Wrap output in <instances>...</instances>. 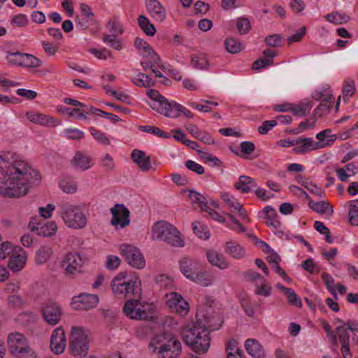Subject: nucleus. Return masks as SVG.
Segmentation results:
<instances>
[{"mask_svg": "<svg viewBox=\"0 0 358 358\" xmlns=\"http://www.w3.org/2000/svg\"><path fill=\"white\" fill-rule=\"evenodd\" d=\"M147 95L151 99L149 106L157 113L169 118H177L180 114L192 118V113L183 106L175 102L169 101L158 91L151 89L148 90Z\"/></svg>", "mask_w": 358, "mask_h": 358, "instance_id": "nucleus-4", "label": "nucleus"}, {"mask_svg": "<svg viewBox=\"0 0 358 358\" xmlns=\"http://www.w3.org/2000/svg\"><path fill=\"white\" fill-rule=\"evenodd\" d=\"M131 81L136 86L143 87H148L154 85L149 76L143 73H138L136 77L131 78Z\"/></svg>", "mask_w": 358, "mask_h": 358, "instance_id": "nucleus-49", "label": "nucleus"}, {"mask_svg": "<svg viewBox=\"0 0 358 358\" xmlns=\"http://www.w3.org/2000/svg\"><path fill=\"white\" fill-rule=\"evenodd\" d=\"M240 152H235L238 156L246 159H251L249 155L255 151V144L251 141H243L240 145Z\"/></svg>", "mask_w": 358, "mask_h": 358, "instance_id": "nucleus-45", "label": "nucleus"}, {"mask_svg": "<svg viewBox=\"0 0 358 358\" xmlns=\"http://www.w3.org/2000/svg\"><path fill=\"white\" fill-rule=\"evenodd\" d=\"M132 160L138 165L143 171H148L150 169V157L139 150H134L131 155Z\"/></svg>", "mask_w": 358, "mask_h": 358, "instance_id": "nucleus-27", "label": "nucleus"}, {"mask_svg": "<svg viewBox=\"0 0 358 358\" xmlns=\"http://www.w3.org/2000/svg\"><path fill=\"white\" fill-rule=\"evenodd\" d=\"M71 164L76 169L86 171L93 166V161L90 156L78 152L71 159Z\"/></svg>", "mask_w": 358, "mask_h": 358, "instance_id": "nucleus-26", "label": "nucleus"}, {"mask_svg": "<svg viewBox=\"0 0 358 358\" xmlns=\"http://www.w3.org/2000/svg\"><path fill=\"white\" fill-rule=\"evenodd\" d=\"M26 117L32 123L42 126L56 127L59 124V122L52 117L40 113L28 112Z\"/></svg>", "mask_w": 358, "mask_h": 358, "instance_id": "nucleus-24", "label": "nucleus"}, {"mask_svg": "<svg viewBox=\"0 0 358 358\" xmlns=\"http://www.w3.org/2000/svg\"><path fill=\"white\" fill-rule=\"evenodd\" d=\"M143 57H145V60L141 62V66L145 71L152 69L155 66H159L160 57L156 54L154 50H152V53L148 52L144 55Z\"/></svg>", "mask_w": 358, "mask_h": 358, "instance_id": "nucleus-40", "label": "nucleus"}, {"mask_svg": "<svg viewBox=\"0 0 358 358\" xmlns=\"http://www.w3.org/2000/svg\"><path fill=\"white\" fill-rule=\"evenodd\" d=\"M263 58H259L253 63V69L259 70L273 64L275 52L270 49H267L263 52Z\"/></svg>", "mask_w": 358, "mask_h": 358, "instance_id": "nucleus-30", "label": "nucleus"}, {"mask_svg": "<svg viewBox=\"0 0 358 358\" xmlns=\"http://www.w3.org/2000/svg\"><path fill=\"white\" fill-rule=\"evenodd\" d=\"M285 295L287 296V300L291 305L299 308L302 306V302L300 297L292 289H287Z\"/></svg>", "mask_w": 358, "mask_h": 358, "instance_id": "nucleus-62", "label": "nucleus"}, {"mask_svg": "<svg viewBox=\"0 0 358 358\" xmlns=\"http://www.w3.org/2000/svg\"><path fill=\"white\" fill-rule=\"evenodd\" d=\"M244 278L249 282L253 283H258L262 281L264 278L259 273L253 270H248L243 273Z\"/></svg>", "mask_w": 358, "mask_h": 358, "instance_id": "nucleus-60", "label": "nucleus"}, {"mask_svg": "<svg viewBox=\"0 0 358 358\" xmlns=\"http://www.w3.org/2000/svg\"><path fill=\"white\" fill-rule=\"evenodd\" d=\"M313 108V103L310 101L304 100L298 104L292 103V113L294 115L303 117L309 113Z\"/></svg>", "mask_w": 358, "mask_h": 358, "instance_id": "nucleus-34", "label": "nucleus"}, {"mask_svg": "<svg viewBox=\"0 0 358 358\" xmlns=\"http://www.w3.org/2000/svg\"><path fill=\"white\" fill-rule=\"evenodd\" d=\"M182 273L189 280L195 275L199 268V263L190 257H184L179 261Z\"/></svg>", "mask_w": 358, "mask_h": 358, "instance_id": "nucleus-23", "label": "nucleus"}, {"mask_svg": "<svg viewBox=\"0 0 358 358\" xmlns=\"http://www.w3.org/2000/svg\"><path fill=\"white\" fill-rule=\"evenodd\" d=\"M120 251L125 261L132 267L142 269L145 266V260L141 250L136 246L129 244H122Z\"/></svg>", "mask_w": 358, "mask_h": 358, "instance_id": "nucleus-8", "label": "nucleus"}, {"mask_svg": "<svg viewBox=\"0 0 358 358\" xmlns=\"http://www.w3.org/2000/svg\"><path fill=\"white\" fill-rule=\"evenodd\" d=\"M84 260L78 252H69L61 262V266L67 275L80 273Z\"/></svg>", "mask_w": 358, "mask_h": 358, "instance_id": "nucleus-10", "label": "nucleus"}, {"mask_svg": "<svg viewBox=\"0 0 358 358\" xmlns=\"http://www.w3.org/2000/svg\"><path fill=\"white\" fill-rule=\"evenodd\" d=\"M58 111L62 113H66L69 117H76L77 119L86 120L87 115L91 114L90 110H85L81 108H73L71 109L66 107L58 108Z\"/></svg>", "mask_w": 358, "mask_h": 358, "instance_id": "nucleus-41", "label": "nucleus"}, {"mask_svg": "<svg viewBox=\"0 0 358 358\" xmlns=\"http://www.w3.org/2000/svg\"><path fill=\"white\" fill-rule=\"evenodd\" d=\"M99 301L97 295L85 293L73 298L72 306L75 309L89 310L96 307Z\"/></svg>", "mask_w": 358, "mask_h": 358, "instance_id": "nucleus-17", "label": "nucleus"}, {"mask_svg": "<svg viewBox=\"0 0 358 358\" xmlns=\"http://www.w3.org/2000/svg\"><path fill=\"white\" fill-rule=\"evenodd\" d=\"M64 135L68 139L80 140L84 138V132L78 129H66L64 131Z\"/></svg>", "mask_w": 358, "mask_h": 358, "instance_id": "nucleus-63", "label": "nucleus"}, {"mask_svg": "<svg viewBox=\"0 0 358 358\" xmlns=\"http://www.w3.org/2000/svg\"><path fill=\"white\" fill-rule=\"evenodd\" d=\"M358 199L348 202L349 205V221L352 225H358Z\"/></svg>", "mask_w": 358, "mask_h": 358, "instance_id": "nucleus-47", "label": "nucleus"}, {"mask_svg": "<svg viewBox=\"0 0 358 358\" xmlns=\"http://www.w3.org/2000/svg\"><path fill=\"white\" fill-rule=\"evenodd\" d=\"M308 206L313 211L319 214L331 216L334 213L333 206L328 201H320L315 202L313 199H310Z\"/></svg>", "mask_w": 358, "mask_h": 358, "instance_id": "nucleus-29", "label": "nucleus"}, {"mask_svg": "<svg viewBox=\"0 0 358 358\" xmlns=\"http://www.w3.org/2000/svg\"><path fill=\"white\" fill-rule=\"evenodd\" d=\"M188 196L191 202L194 204H196L201 210L208 211L209 206L208 202L206 198L199 192L189 190Z\"/></svg>", "mask_w": 358, "mask_h": 358, "instance_id": "nucleus-38", "label": "nucleus"}, {"mask_svg": "<svg viewBox=\"0 0 358 358\" xmlns=\"http://www.w3.org/2000/svg\"><path fill=\"white\" fill-rule=\"evenodd\" d=\"M66 340L64 330L62 327L55 329L50 338L51 350L56 355L63 353L66 349Z\"/></svg>", "mask_w": 358, "mask_h": 358, "instance_id": "nucleus-16", "label": "nucleus"}, {"mask_svg": "<svg viewBox=\"0 0 358 358\" xmlns=\"http://www.w3.org/2000/svg\"><path fill=\"white\" fill-rule=\"evenodd\" d=\"M113 293L120 299H127L123 310L125 315L132 320H146L148 313L139 307L141 298V281L140 278L133 274L120 273L110 283Z\"/></svg>", "mask_w": 358, "mask_h": 358, "instance_id": "nucleus-2", "label": "nucleus"}, {"mask_svg": "<svg viewBox=\"0 0 358 358\" xmlns=\"http://www.w3.org/2000/svg\"><path fill=\"white\" fill-rule=\"evenodd\" d=\"M217 329L208 322L203 326L198 322L183 331L184 341L196 354H205L210 345V333Z\"/></svg>", "mask_w": 358, "mask_h": 358, "instance_id": "nucleus-3", "label": "nucleus"}, {"mask_svg": "<svg viewBox=\"0 0 358 358\" xmlns=\"http://www.w3.org/2000/svg\"><path fill=\"white\" fill-rule=\"evenodd\" d=\"M182 351V345L179 340L170 336L164 348L159 352V357L163 358H178Z\"/></svg>", "mask_w": 358, "mask_h": 358, "instance_id": "nucleus-15", "label": "nucleus"}, {"mask_svg": "<svg viewBox=\"0 0 358 358\" xmlns=\"http://www.w3.org/2000/svg\"><path fill=\"white\" fill-rule=\"evenodd\" d=\"M167 303L169 307L181 316H185L189 310L188 303L177 292L166 294Z\"/></svg>", "mask_w": 358, "mask_h": 358, "instance_id": "nucleus-14", "label": "nucleus"}, {"mask_svg": "<svg viewBox=\"0 0 358 358\" xmlns=\"http://www.w3.org/2000/svg\"><path fill=\"white\" fill-rule=\"evenodd\" d=\"M106 27L110 32V34H103V41L115 50H120L122 48V45L117 39V36L122 32L121 26L115 20H110L107 24Z\"/></svg>", "mask_w": 358, "mask_h": 358, "instance_id": "nucleus-11", "label": "nucleus"}, {"mask_svg": "<svg viewBox=\"0 0 358 358\" xmlns=\"http://www.w3.org/2000/svg\"><path fill=\"white\" fill-rule=\"evenodd\" d=\"M138 24L147 35L152 36L155 34L156 29L147 17L140 15L138 17Z\"/></svg>", "mask_w": 358, "mask_h": 358, "instance_id": "nucleus-43", "label": "nucleus"}, {"mask_svg": "<svg viewBox=\"0 0 358 358\" xmlns=\"http://www.w3.org/2000/svg\"><path fill=\"white\" fill-rule=\"evenodd\" d=\"M89 110L91 114H94L101 117H105L107 119L110 120L113 123L121 121V119L117 115L103 111L93 106H90L89 108Z\"/></svg>", "mask_w": 358, "mask_h": 358, "instance_id": "nucleus-51", "label": "nucleus"}, {"mask_svg": "<svg viewBox=\"0 0 358 358\" xmlns=\"http://www.w3.org/2000/svg\"><path fill=\"white\" fill-rule=\"evenodd\" d=\"M139 129L142 131L152 134L155 136L164 138H169L171 137V135L166 132L163 131L159 128L154 126H150V125H145V126H140Z\"/></svg>", "mask_w": 358, "mask_h": 358, "instance_id": "nucleus-50", "label": "nucleus"}, {"mask_svg": "<svg viewBox=\"0 0 358 358\" xmlns=\"http://www.w3.org/2000/svg\"><path fill=\"white\" fill-rule=\"evenodd\" d=\"M19 64L28 68H36L41 65V61L32 55L22 53L19 55Z\"/></svg>", "mask_w": 358, "mask_h": 358, "instance_id": "nucleus-37", "label": "nucleus"}, {"mask_svg": "<svg viewBox=\"0 0 358 358\" xmlns=\"http://www.w3.org/2000/svg\"><path fill=\"white\" fill-rule=\"evenodd\" d=\"M135 47L141 51V53L144 55L148 52H152V48L150 46V45L141 38H136L134 41Z\"/></svg>", "mask_w": 358, "mask_h": 358, "instance_id": "nucleus-61", "label": "nucleus"}, {"mask_svg": "<svg viewBox=\"0 0 358 358\" xmlns=\"http://www.w3.org/2000/svg\"><path fill=\"white\" fill-rule=\"evenodd\" d=\"M249 185L254 187L257 186L254 179L247 176H241L238 181L235 183V187L243 193H248L251 191Z\"/></svg>", "mask_w": 358, "mask_h": 358, "instance_id": "nucleus-39", "label": "nucleus"}, {"mask_svg": "<svg viewBox=\"0 0 358 358\" xmlns=\"http://www.w3.org/2000/svg\"><path fill=\"white\" fill-rule=\"evenodd\" d=\"M170 335L168 334H159L154 336L149 344L150 348L152 350L153 352L158 354L159 356V352L162 348H164V345L166 344Z\"/></svg>", "mask_w": 358, "mask_h": 358, "instance_id": "nucleus-36", "label": "nucleus"}, {"mask_svg": "<svg viewBox=\"0 0 358 358\" xmlns=\"http://www.w3.org/2000/svg\"><path fill=\"white\" fill-rule=\"evenodd\" d=\"M59 187L65 193L73 194L76 192L78 185L73 180L66 179L59 182Z\"/></svg>", "mask_w": 358, "mask_h": 358, "instance_id": "nucleus-53", "label": "nucleus"}, {"mask_svg": "<svg viewBox=\"0 0 358 358\" xmlns=\"http://www.w3.org/2000/svg\"><path fill=\"white\" fill-rule=\"evenodd\" d=\"M326 19L335 24L346 23L350 20V17L345 13L334 12L326 15Z\"/></svg>", "mask_w": 358, "mask_h": 358, "instance_id": "nucleus-48", "label": "nucleus"}, {"mask_svg": "<svg viewBox=\"0 0 358 358\" xmlns=\"http://www.w3.org/2000/svg\"><path fill=\"white\" fill-rule=\"evenodd\" d=\"M0 194L19 197L27 194L33 180L40 175L20 157L6 152L0 156Z\"/></svg>", "mask_w": 358, "mask_h": 358, "instance_id": "nucleus-1", "label": "nucleus"}, {"mask_svg": "<svg viewBox=\"0 0 358 358\" xmlns=\"http://www.w3.org/2000/svg\"><path fill=\"white\" fill-rule=\"evenodd\" d=\"M53 251L48 245H42L36 253L35 261L36 264L41 265L46 263L52 255Z\"/></svg>", "mask_w": 358, "mask_h": 358, "instance_id": "nucleus-35", "label": "nucleus"}, {"mask_svg": "<svg viewBox=\"0 0 358 358\" xmlns=\"http://www.w3.org/2000/svg\"><path fill=\"white\" fill-rule=\"evenodd\" d=\"M263 213L264 215V217L266 220V224L272 227L275 230H278L281 227V223L280 221L276 220L277 213L274 208L271 207L270 206H267L263 209Z\"/></svg>", "mask_w": 358, "mask_h": 358, "instance_id": "nucleus-31", "label": "nucleus"}, {"mask_svg": "<svg viewBox=\"0 0 358 358\" xmlns=\"http://www.w3.org/2000/svg\"><path fill=\"white\" fill-rule=\"evenodd\" d=\"M220 197L231 212H234V210L237 208V206L240 204L234 196L227 192L222 193Z\"/></svg>", "mask_w": 358, "mask_h": 358, "instance_id": "nucleus-55", "label": "nucleus"}, {"mask_svg": "<svg viewBox=\"0 0 358 358\" xmlns=\"http://www.w3.org/2000/svg\"><path fill=\"white\" fill-rule=\"evenodd\" d=\"M206 257L208 262L213 266L217 267L221 270L229 267V264L226 257L221 253L214 250H210L206 252Z\"/></svg>", "mask_w": 358, "mask_h": 358, "instance_id": "nucleus-25", "label": "nucleus"}, {"mask_svg": "<svg viewBox=\"0 0 358 358\" xmlns=\"http://www.w3.org/2000/svg\"><path fill=\"white\" fill-rule=\"evenodd\" d=\"M69 349L71 354L78 358H82L88 353V335L83 327H73L71 328L69 338Z\"/></svg>", "mask_w": 358, "mask_h": 358, "instance_id": "nucleus-7", "label": "nucleus"}, {"mask_svg": "<svg viewBox=\"0 0 358 358\" xmlns=\"http://www.w3.org/2000/svg\"><path fill=\"white\" fill-rule=\"evenodd\" d=\"M336 339L340 341L341 343V351L344 358H350L352 356L350 350V331L348 327L343 324L337 327L335 331Z\"/></svg>", "mask_w": 358, "mask_h": 358, "instance_id": "nucleus-19", "label": "nucleus"}, {"mask_svg": "<svg viewBox=\"0 0 358 358\" xmlns=\"http://www.w3.org/2000/svg\"><path fill=\"white\" fill-rule=\"evenodd\" d=\"M152 236L171 246H184V241L181 238L180 231L176 227L166 221H160L155 224L152 228Z\"/></svg>", "mask_w": 358, "mask_h": 358, "instance_id": "nucleus-6", "label": "nucleus"}, {"mask_svg": "<svg viewBox=\"0 0 358 358\" xmlns=\"http://www.w3.org/2000/svg\"><path fill=\"white\" fill-rule=\"evenodd\" d=\"M236 27L241 34H247L251 29L250 22L245 17L238 18L236 22Z\"/></svg>", "mask_w": 358, "mask_h": 358, "instance_id": "nucleus-59", "label": "nucleus"}, {"mask_svg": "<svg viewBox=\"0 0 358 358\" xmlns=\"http://www.w3.org/2000/svg\"><path fill=\"white\" fill-rule=\"evenodd\" d=\"M42 316L48 324L55 326L61 320L62 311L61 307L56 303L49 301L41 308Z\"/></svg>", "mask_w": 358, "mask_h": 358, "instance_id": "nucleus-12", "label": "nucleus"}, {"mask_svg": "<svg viewBox=\"0 0 358 358\" xmlns=\"http://www.w3.org/2000/svg\"><path fill=\"white\" fill-rule=\"evenodd\" d=\"M255 292L256 294L263 296H269L271 295L272 287L265 278L259 283H255Z\"/></svg>", "mask_w": 358, "mask_h": 358, "instance_id": "nucleus-46", "label": "nucleus"}, {"mask_svg": "<svg viewBox=\"0 0 358 358\" xmlns=\"http://www.w3.org/2000/svg\"><path fill=\"white\" fill-rule=\"evenodd\" d=\"M8 345L12 355L15 356L20 351L28 346L25 336L18 332L11 333L8 336Z\"/></svg>", "mask_w": 358, "mask_h": 358, "instance_id": "nucleus-20", "label": "nucleus"}, {"mask_svg": "<svg viewBox=\"0 0 358 358\" xmlns=\"http://www.w3.org/2000/svg\"><path fill=\"white\" fill-rule=\"evenodd\" d=\"M337 136L332 134L327 137L325 143L314 141L311 138H299L296 140L298 144L294 148V151L296 154H304L317 149L331 146L336 141Z\"/></svg>", "mask_w": 358, "mask_h": 358, "instance_id": "nucleus-9", "label": "nucleus"}, {"mask_svg": "<svg viewBox=\"0 0 358 358\" xmlns=\"http://www.w3.org/2000/svg\"><path fill=\"white\" fill-rule=\"evenodd\" d=\"M334 97H332L331 99L322 100L321 103L315 110V113L318 115L319 116H321L324 113H329L332 107V104L334 103Z\"/></svg>", "mask_w": 358, "mask_h": 358, "instance_id": "nucleus-54", "label": "nucleus"}, {"mask_svg": "<svg viewBox=\"0 0 358 358\" xmlns=\"http://www.w3.org/2000/svg\"><path fill=\"white\" fill-rule=\"evenodd\" d=\"M99 165L106 172H110L113 171L115 168L113 159L108 153L105 154L101 158Z\"/></svg>", "mask_w": 358, "mask_h": 358, "instance_id": "nucleus-57", "label": "nucleus"}, {"mask_svg": "<svg viewBox=\"0 0 358 358\" xmlns=\"http://www.w3.org/2000/svg\"><path fill=\"white\" fill-rule=\"evenodd\" d=\"M225 252L231 257L236 259L243 258L245 254L244 248L235 241L226 243Z\"/></svg>", "mask_w": 358, "mask_h": 358, "instance_id": "nucleus-32", "label": "nucleus"}, {"mask_svg": "<svg viewBox=\"0 0 358 358\" xmlns=\"http://www.w3.org/2000/svg\"><path fill=\"white\" fill-rule=\"evenodd\" d=\"M120 259L117 256L108 255L106 257L105 266L108 270H115L120 264Z\"/></svg>", "mask_w": 358, "mask_h": 358, "instance_id": "nucleus-64", "label": "nucleus"}, {"mask_svg": "<svg viewBox=\"0 0 358 358\" xmlns=\"http://www.w3.org/2000/svg\"><path fill=\"white\" fill-rule=\"evenodd\" d=\"M245 348L248 353L255 358H263L265 352L262 345L254 338H248L245 343Z\"/></svg>", "mask_w": 358, "mask_h": 358, "instance_id": "nucleus-28", "label": "nucleus"}, {"mask_svg": "<svg viewBox=\"0 0 358 358\" xmlns=\"http://www.w3.org/2000/svg\"><path fill=\"white\" fill-rule=\"evenodd\" d=\"M36 218H33L29 222V227L31 231L36 232L39 236H50L54 235L57 230V226L55 222L40 223L36 222Z\"/></svg>", "mask_w": 358, "mask_h": 358, "instance_id": "nucleus-18", "label": "nucleus"}, {"mask_svg": "<svg viewBox=\"0 0 358 358\" xmlns=\"http://www.w3.org/2000/svg\"><path fill=\"white\" fill-rule=\"evenodd\" d=\"M90 132L98 143L103 144L104 145H109L110 144L109 138L106 136V134L103 132L97 130L94 127H90Z\"/></svg>", "mask_w": 358, "mask_h": 358, "instance_id": "nucleus-56", "label": "nucleus"}, {"mask_svg": "<svg viewBox=\"0 0 358 358\" xmlns=\"http://www.w3.org/2000/svg\"><path fill=\"white\" fill-rule=\"evenodd\" d=\"M14 246L9 242L0 243V261L10 257L14 252Z\"/></svg>", "mask_w": 358, "mask_h": 358, "instance_id": "nucleus-58", "label": "nucleus"}, {"mask_svg": "<svg viewBox=\"0 0 358 358\" xmlns=\"http://www.w3.org/2000/svg\"><path fill=\"white\" fill-rule=\"evenodd\" d=\"M58 213L68 228L83 229L87 225V217L80 205L62 202L58 204Z\"/></svg>", "mask_w": 358, "mask_h": 358, "instance_id": "nucleus-5", "label": "nucleus"}, {"mask_svg": "<svg viewBox=\"0 0 358 358\" xmlns=\"http://www.w3.org/2000/svg\"><path fill=\"white\" fill-rule=\"evenodd\" d=\"M190 280L203 287H208L212 285L213 277L207 271L199 268Z\"/></svg>", "mask_w": 358, "mask_h": 358, "instance_id": "nucleus-33", "label": "nucleus"}, {"mask_svg": "<svg viewBox=\"0 0 358 358\" xmlns=\"http://www.w3.org/2000/svg\"><path fill=\"white\" fill-rule=\"evenodd\" d=\"M191 64L196 69H207L209 63L206 56L203 54L192 55L191 57Z\"/></svg>", "mask_w": 358, "mask_h": 358, "instance_id": "nucleus-44", "label": "nucleus"}, {"mask_svg": "<svg viewBox=\"0 0 358 358\" xmlns=\"http://www.w3.org/2000/svg\"><path fill=\"white\" fill-rule=\"evenodd\" d=\"M322 279L324 282L327 289L333 295L335 299H338V294L335 289V281L334 279L327 273H324L322 275Z\"/></svg>", "mask_w": 358, "mask_h": 358, "instance_id": "nucleus-52", "label": "nucleus"}, {"mask_svg": "<svg viewBox=\"0 0 358 358\" xmlns=\"http://www.w3.org/2000/svg\"><path fill=\"white\" fill-rule=\"evenodd\" d=\"M224 46L226 50L231 54H237L243 49V45L235 38H227Z\"/></svg>", "mask_w": 358, "mask_h": 358, "instance_id": "nucleus-42", "label": "nucleus"}, {"mask_svg": "<svg viewBox=\"0 0 358 358\" xmlns=\"http://www.w3.org/2000/svg\"><path fill=\"white\" fill-rule=\"evenodd\" d=\"M148 13L156 21L163 22L166 17L165 8L158 0H145Z\"/></svg>", "mask_w": 358, "mask_h": 358, "instance_id": "nucleus-21", "label": "nucleus"}, {"mask_svg": "<svg viewBox=\"0 0 358 358\" xmlns=\"http://www.w3.org/2000/svg\"><path fill=\"white\" fill-rule=\"evenodd\" d=\"M110 211L113 215L110 221L112 225L124 228L129 224L130 212L123 204H115Z\"/></svg>", "mask_w": 358, "mask_h": 358, "instance_id": "nucleus-13", "label": "nucleus"}, {"mask_svg": "<svg viewBox=\"0 0 358 358\" xmlns=\"http://www.w3.org/2000/svg\"><path fill=\"white\" fill-rule=\"evenodd\" d=\"M27 259V252L23 249L14 250L10 255L8 266L12 271L18 272L24 268Z\"/></svg>", "mask_w": 358, "mask_h": 358, "instance_id": "nucleus-22", "label": "nucleus"}]
</instances>
